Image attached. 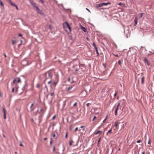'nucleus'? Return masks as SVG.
I'll return each instance as SVG.
<instances>
[{
	"label": "nucleus",
	"instance_id": "nucleus-1",
	"mask_svg": "<svg viewBox=\"0 0 154 154\" xmlns=\"http://www.w3.org/2000/svg\"><path fill=\"white\" fill-rule=\"evenodd\" d=\"M29 2L33 8L35 9L36 11L38 14H42L43 15H45L44 13L42 12V11L41 10H40L38 6H36V3L34 2L33 1H32L31 0H29Z\"/></svg>",
	"mask_w": 154,
	"mask_h": 154
},
{
	"label": "nucleus",
	"instance_id": "nucleus-2",
	"mask_svg": "<svg viewBox=\"0 0 154 154\" xmlns=\"http://www.w3.org/2000/svg\"><path fill=\"white\" fill-rule=\"evenodd\" d=\"M77 86L75 84L70 86L68 88L66 87V92L70 91V92H72L77 88Z\"/></svg>",
	"mask_w": 154,
	"mask_h": 154
},
{
	"label": "nucleus",
	"instance_id": "nucleus-3",
	"mask_svg": "<svg viewBox=\"0 0 154 154\" xmlns=\"http://www.w3.org/2000/svg\"><path fill=\"white\" fill-rule=\"evenodd\" d=\"M52 77V74L49 72H45V83L48 79H50Z\"/></svg>",
	"mask_w": 154,
	"mask_h": 154
},
{
	"label": "nucleus",
	"instance_id": "nucleus-4",
	"mask_svg": "<svg viewBox=\"0 0 154 154\" xmlns=\"http://www.w3.org/2000/svg\"><path fill=\"white\" fill-rule=\"evenodd\" d=\"M80 66L79 65H74L73 66V70H74L76 73L79 71V69H80Z\"/></svg>",
	"mask_w": 154,
	"mask_h": 154
},
{
	"label": "nucleus",
	"instance_id": "nucleus-5",
	"mask_svg": "<svg viewBox=\"0 0 154 154\" xmlns=\"http://www.w3.org/2000/svg\"><path fill=\"white\" fill-rule=\"evenodd\" d=\"M80 66V69H79V72L81 73V71H82V72H84L85 71V68L84 66L82 65V64H80V65H79Z\"/></svg>",
	"mask_w": 154,
	"mask_h": 154
},
{
	"label": "nucleus",
	"instance_id": "nucleus-6",
	"mask_svg": "<svg viewBox=\"0 0 154 154\" xmlns=\"http://www.w3.org/2000/svg\"><path fill=\"white\" fill-rule=\"evenodd\" d=\"M93 45L94 47V49L96 50V53L97 54V56H99V54L97 48V46L95 44V43L94 42H93Z\"/></svg>",
	"mask_w": 154,
	"mask_h": 154
},
{
	"label": "nucleus",
	"instance_id": "nucleus-7",
	"mask_svg": "<svg viewBox=\"0 0 154 154\" xmlns=\"http://www.w3.org/2000/svg\"><path fill=\"white\" fill-rule=\"evenodd\" d=\"M39 78L41 80H43L45 82V73L41 75L39 77Z\"/></svg>",
	"mask_w": 154,
	"mask_h": 154
},
{
	"label": "nucleus",
	"instance_id": "nucleus-8",
	"mask_svg": "<svg viewBox=\"0 0 154 154\" xmlns=\"http://www.w3.org/2000/svg\"><path fill=\"white\" fill-rule=\"evenodd\" d=\"M143 61L145 63H146L147 65L148 66L150 65V63L148 61L146 57L144 58L143 60Z\"/></svg>",
	"mask_w": 154,
	"mask_h": 154
},
{
	"label": "nucleus",
	"instance_id": "nucleus-9",
	"mask_svg": "<svg viewBox=\"0 0 154 154\" xmlns=\"http://www.w3.org/2000/svg\"><path fill=\"white\" fill-rule=\"evenodd\" d=\"M65 23L66 24V27L67 28L69 29V30L70 31H71V28L70 26H69L68 23L67 22H65Z\"/></svg>",
	"mask_w": 154,
	"mask_h": 154
},
{
	"label": "nucleus",
	"instance_id": "nucleus-10",
	"mask_svg": "<svg viewBox=\"0 0 154 154\" xmlns=\"http://www.w3.org/2000/svg\"><path fill=\"white\" fill-rule=\"evenodd\" d=\"M138 21V19L137 17H135L134 20V26H136L137 24Z\"/></svg>",
	"mask_w": 154,
	"mask_h": 154
},
{
	"label": "nucleus",
	"instance_id": "nucleus-11",
	"mask_svg": "<svg viewBox=\"0 0 154 154\" xmlns=\"http://www.w3.org/2000/svg\"><path fill=\"white\" fill-rule=\"evenodd\" d=\"M81 29L83 31H84V32H87V30L86 29L85 27H84L83 26H82L81 27Z\"/></svg>",
	"mask_w": 154,
	"mask_h": 154
},
{
	"label": "nucleus",
	"instance_id": "nucleus-12",
	"mask_svg": "<svg viewBox=\"0 0 154 154\" xmlns=\"http://www.w3.org/2000/svg\"><path fill=\"white\" fill-rule=\"evenodd\" d=\"M111 4V3L109 2L107 3H102L103 6V5H110V4Z\"/></svg>",
	"mask_w": 154,
	"mask_h": 154
},
{
	"label": "nucleus",
	"instance_id": "nucleus-13",
	"mask_svg": "<svg viewBox=\"0 0 154 154\" xmlns=\"http://www.w3.org/2000/svg\"><path fill=\"white\" fill-rule=\"evenodd\" d=\"M144 14V13H141L139 14H138L139 17V18H141L143 16V15Z\"/></svg>",
	"mask_w": 154,
	"mask_h": 154
},
{
	"label": "nucleus",
	"instance_id": "nucleus-14",
	"mask_svg": "<svg viewBox=\"0 0 154 154\" xmlns=\"http://www.w3.org/2000/svg\"><path fill=\"white\" fill-rule=\"evenodd\" d=\"M103 6L102 3L97 5L96 7L97 8Z\"/></svg>",
	"mask_w": 154,
	"mask_h": 154
},
{
	"label": "nucleus",
	"instance_id": "nucleus-15",
	"mask_svg": "<svg viewBox=\"0 0 154 154\" xmlns=\"http://www.w3.org/2000/svg\"><path fill=\"white\" fill-rule=\"evenodd\" d=\"M144 79H145V77L144 76L142 77L141 78V82H142V84H143L144 83Z\"/></svg>",
	"mask_w": 154,
	"mask_h": 154
},
{
	"label": "nucleus",
	"instance_id": "nucleus-16",
	"mask_svg": "<svg viewBox=\"0 0 154 154\" xmlns=\"http://www.w3.org/2000/svg\"><path fill=\"white\" fill-rule=\"evenodd\" d=\"M102 133V131H98L97 132H95V134L96 135H97L98 134H100Z\"/></svg>",
	"mask_w": 154,
	"mask_h": 154
},
{
	"label": "nucleus",
	"instance_id": "nucleus-17",
	"mask_svg": "<svg viewBox=\"0 0 154 154\" xmlns=\"http://www.w3.org/2000/svg\"><path fill=\"white\" fill-rule=\"evenodd\" d=\"M10 3L12 5V6H16V5H15V4H14V3H12V2L11 1V0H10Z\"/></svg>",
	"mask_w": 154,
	"mask_h": 154
},
{
	"label": "nucleus",
	"instance_id": "nucleus-18",
	"mask_svg": "<svg viewBox=\"0 0 154 154\" xmlns=\"http://www.w3.org/2000/svg\"><path fill=\"white\" fill-rule=\"evenodd\" d=\"M12 43L13 45H14L16 43V41L13 40H12Z\"/></svg>",
	"mask_w": 154,
	"mask_h": 154
},
{
	"label": "nucleus",
	"instance_id": "nucleus-19",
	"mask_svg": "<svg viewBox=\"0 0 154 154\" xmlns=\"http://www.w3.org/2000/svg\"><path fill=\"white\" fill-rule=\"evenodd\" d=\"M115 123V124L114 125V127L115 128H116V127L117 126V122H116Z\"/></svg>",
	"mask_w": 154,
	"mask_h": 154
},
{
	"label": "nucleus",
	"instance_id": "nucleus-20",
	"mask_svg": "<svg viewBox=\"0 0 154 154\" xmlns=\"http://www.w3.org/2000/svg\"><path fill=\"white\" fill-rule=\"evenodd\" d=\"M2 110H3V112H4V114L5 113H5V109L3 107L2 108Z\"/></svg>",
	"mask_w": 154,
	"mask_h": 154
},
{
	"label": "nucleus",
	"instance_id": "nucleus-21",
	"mask_svg": "<svg viewBox=\"0 0 154 154\" xmlns=\"http://www.w3.org/2000/svg\"><path fill=\"white\" fill-rule=\"evenodd\" d=\"M46 81L48 82V84H49L50 83H51V80H48Z\"/></svg>",
	"mask_w": 154,
	"mask_h": 154
},
{
	"label": "nucleus",
	"instance_id": "nucleus-22",
	"mask_svg": "<svg viewBox=\"0 0 154 154\" xmlns=\"http://www.w3.org/2000/svg\"><path fill=\"white\" fill-rule=\"evenodd\" d=\"M41 118H42V117H41V118H40V116H39V123H40V122H41Z\"/></svg>",
	"mask_w": 154,
	"mask_h": 154
},
{
	"label": "nucleus",
	"instance_id": "nucleus-23",
	"mask_svg": "<svg viewBox=\"0 0 154 154\" xmlns=\"http://www.w3.org/2000/svg\"><path fill=\"white\" fill-rule=\"evenodd\" d=\"M117 112H118V110H115V114L116 116L118 114Z\"/></svg>",
	"mask_w": 154,
	"mask_h": 154
},
{
	"label": "nucleus",
	"instance_id": "nucleus-24",
	"mask_svg": "<svg viewBox=\"0 0 154 154\" xmlns=\"http://www.w3.org/2000/svg\"><path fill=\"white\" fill-rule=\"evenodd\" d=\"M118 64L120 66H121V61L120 60H119L118 61Z\"/></svg>",
	"mask_w": 154,
	"mask_h": 154
},
{
	"label": "nucleus",
	"instance_id": "nucleus-25",
	"mask_svg": "<svg viewBox=\"0 0 154 154\" xmlns=\"http://www.w3.org/2000/svg\"><path fill=\"white\" fill-rule=\"evenodd\" d=\"M72 142H73V141L72 140H71V141H69V145L70 146H71L72 145Z\"/></svg>",
	"mask_w": 154,
	"mask_h": 154
},
{
	"label": "nucleus",
	"instance_id": "nucleus-26",
	"mask_svg": "<svg viewBox=\"0 0 154 154\" xmlns=\"http://www.w3.org/2000/svg\"><path fill=\"white\" fill-rule=\"evenodd\" d=\"M33 103H32V104H31V106H30V109H31V110H32L34 109V108H32V107L33 106Z\"/></svg>",
	"mask_w": 154,
	"mask_h": 154
},
{
	"label": "nucleus",
	"instance_id": "nucleus-27",
	"mask_svg": "<svg viewBox=\"0 0 154 154\" xmlns=\"http://www.w3.org/2000/svg\"><path fill=\"white\" fill-rule=\"evenodd\" d=\"M111 131H112V129H111L109 130L107 133V134H108V133H111Z\"/></svg>",
	"mask_w": 154,
	"mask_h": 154
},
{
	"label": "nucleus",
	"instance_id": "nucleus-28",
	"mask_svg": "<svg viewBox=\"0 0 154 154\" xmlns=\"http://www.w3.org/2000/svg\"><path fill=\"white\" fill-rule=\"evenodd\" d=\"M0 4L2 6H4L2 2L1 1H0Z\"/></svg>",
	"mask_w": 154,
	"mask_h": 154
},
{
	"label": "nucleus",
	"instance_id": "nucleus-29",
	"mask_svg": "<svg viewBox=\"0 0 154 154\" xmlns=\"http://www.w3.org/2000/svg\"><path fill=\"white\" fill-rule=\"evenodd\" d=\"M20 81V79L19 78H18V80L17 81V83L19 82Z\"/></svg>",
	"mask_w": 154,
	"mask_h": 154
},
{
	"label": "nucleus",
	"instance_id": "nucleus-30",
	"mask_svg": "<svg viewBox=\"0 0 154 154\" xmlns=\"http://www.w3.org/2000/svg\"><path fill=\"white\" fill-rule=\"evenodd\" d=\"M40 87V84H37L36 85V87L38 88H39Z\"/></svg>",
	"mask_w": 154,
	"mask_h": 154
},
{
	"label": "nucleus",
	"instance_id": "nucleus-31",
	"mask_svg": "<svg viewBox=\"0 0 154 154\" xmlns=\"http://www.w3.org/2000/svg\"><path fill=\"white\" fill-rule=\"evenodd\" d=\"M57 82H53V84L55 85V86L56 85H57Z\"/></svg>",
	"mask_w": 154,
	"mask_h": 154
},
{
	"label": "nucleus",
	"instance_id": "nucleus-32",
	"mask_svg": "<svg viewBox=\"0 0 154 154\" xmlns=\"http://www.w3.org/2000/svg\"><path fill=\"white\" fill-rule=\"evenodd\" d=\"M77 102H75V103L74 104H73V107H75V106H76V105H77Z\"/></svg>",
	"mask_w": 154,
	"mask_h": 154
},
{
	"label": "nucleus",
	"instance_id": "nucleus-33",
	"mask_svg": "<svg viewBox=\"0 0 154 154\" xmlns=\"http://www.w3.org/2000/svg\"><path fill=\"white\" fill-rule=\"evenodd\" d=\"M113 54L114 56H115V57H118L119 56V55H118V54H113H113Z\"/></svg>",
	"mask_w": 154,
	"mask_h": 154
},
{
	"label": "nucleus",
	"instance_id": "nucleus-34",
	"mask_svg": "<svg viewBox=\"0 0 154 154\" xmlns=\"http://www.w3.org/2000/svg\"><path fill=\"white\" fill-rule=\"evenodd\" d=\"M64 147L63 146V151H62V153H60H60H59V154H63V152H64Z\"/></svg>",
	"mask_w": 154,
	"mask_h": 154
},
{
	"label": "nucleus",
	"instance_id": "nucleus-35",
	"mask_svg": "<svg viewBox=\"0 0 154 154\" xmlns=\"http://www.w3.org/2000/svg\"><path fill=\"white\" fill-rule=\"evenodd\" d=\"M4 119H6V113L4 114Z\"/></svg>",
	"mask_w": 154,
	"mask_h": 154
},
{
	"label": "nucleus",
	"instance_id": "nucleus-36",
	"mask_svg": "<svg viewBox=\"0 0 154 154\" xmlns=\"http://www.w3.org/2000/svg\"><path fill=\"white\" fill-rule=\"evenodd\" d=\"M48 28L50 29L51 30L52 29V28L51 25H49L48 26Z\"/></svg>",
	"mask_w": 154,
	"mask_h": 154
},
{
	"label": "nucleus",
	"instance_id": "nucleus-37",
	"mask_svg": "<svg viewBox=\"0 0 154 154\" xmlns=\"http://www.w3.org/2000/svg\"><path fill=\"white\" fill-rule=\"evenodd\" d=\"M39 1L42 3L43 4L44 3V2L43 0H39Z\"/></svg>",
	"mask_w": 154,
	"mask_h": 154
},
{
	"label": "nucleus",
	"instance_id": "nucleus-38",
	"mask_svg": "<svg viewBox=\"0 0 154 154\" xmlns=\"http://www.w3.org/2000/svg\"><path fill=\"white\" fill-rule=\"evenodd\" d=\"M96 119V116H94V117L93 119H92V121H94L95 120V119Z\"/></svg>",
	"mask_w": 154,
	"mask_h": 154
},
{
	"label": "nucleus",
	"instance_id": "nucleus-39",
	"mask_svg": "<svg viewBox=\"0 0 154 154\" xmlns=\"http://www.w3.org/2000/svg\"><path fill=\"white\" fill-rule=\"evenodd\" d=\"M107 119V115H106V118H105V119L103 121V122H105V121Z\"/></svg>",
	"mask_w": 154,
	"mask_h": 154
},
{
	"label": "nucleus",
	"instance_id": "nucleus-40",
	"mask_svg": "<svg viewBox=\"0 0 154 154\" xmlns=\"http://www.w3.org/2000/svg\"><path fill=\"white\" fill-rule=\"evenodd\" d=\"M65 138H67V133L66 132L65 134Z\"/></svg>",
	"mask_w": 154,
	"mask_h": 154
},
{
	"label": "nucleus",
	"instance_id": "nucleus-41",
	"mask_svg": "<svg viewBox=\"0 0 154 154\" xmlns=\"http://www.w3.org/2000/svg\"><path fill=\"white\" fill-rule=\"evenodd\" d=\"M16 8V9L17 10H19V9L18 8V7H17V5H16V6H15Z\"/></svg>",
	"mask_w": 154,
	"mask_h": 154
},
{
	"label": "nucleus",
	"instance_id": "nucleus-42",
	"mask_svg": "<svg viewBox=\"0 0 154 154\" xmlns=\"http://www.w3.org/2000/svg\"><path fill=\"white\" fill-rule=\"evenodd\" d=\"M54 92H52V93H51L50 94V95L51 96H52V95H53L54 94Z\"/></svg>",
	"mask_w": 154,
	"mask_h": 154
},
{
	"label": "nucleus",
	"instance_id": "nucleus-43",
	"mask_svg": "<svg viewBox=\"0 0 154 154\" xmlns=\"http://www.w3.org/2000/svg\"><path fill=\"white\" fill-rule=\"evenodd\" d=\"M118 5H123V4L122 3H121V2H120V3H119L118 4Z\"/></svg>",
	"mask_w": 154,
	"mask_h": 154
},
{
	"label": "nucleus",
	"instance_id": "nucleus-44",
	"mask_svg": "<svg viewBox=\"0 0 154 154\" xmlns=\"http://www.w3.org/2000/svg\"><path fill=\"white\" fill-rule=\"evenodd\" d=\"M148 144H150V139H149V141H148Z\"/></svg>",
	"mask_w": 154,
	"mask_h": 154
},
{
	"label": "nucleus",
	"instance_id": "nucleus-45",
	"mask_svg": "<svg viewBox=\"0 0 154 154\" xmlns=\"http://www.w3.org/2000/svg\"><path fill=\"white\" fill-rule=\"evenodd\" d=\"M78 130V128L77 127V128H76L75 129V130H74V131H77Z\"/></svg>",
	"mask_w": 154,
	"mask_h": 154
},
{
	"label": "nucleus",
	"instance_id": "nucleus-46",
	"mask_svg": "<svg viewBox=\"0 0 154 154\" xmlns=\"http://www.w3.org/2000/svg\"><path fill=\"white\" fill-rule=\"evenodd\" d=\"M141 142V140H138L137 141V142L138 143H140V142Z\"/></svg>",
	"mask_w": 154,
	"mask_h": 154
},
{
	"label": "nucleus",
	"instance_id": "nucleus-47",
	"mask_svg": "<svg viewBox=\"0 0 154 154\" xmlns=\"http://www.w3.org/2000/svg\"><path fill=\"white\" fill-rule=\"evenodd\" d=\"M14 88H13L12 89V92H14Z\"/></svg>",
	"mask_w": 154,
	"mask_h": 154
},
{
	"label": "nucleus",
	"instance_id": "nucleus-48",
	"mask_svg": "<svg viewBox=\"0 0 154 154\" xmlns=\"http://www.w3.org/2000/svg\"><path fill=\"white\" fill-rule=\"evenodd\" d=\"M15 81H16V79H14L13 81V83H15Z\"/></svg>",
	"mask_w": 154,
	"mask_h": 154
},
{
	"label": "nucleus",
	"instance_id": "nucleus-49",
	"mask_svg": "<svg viewBox=\"0 0 154 154\" xmlns=\"http://www.w3.org/2000/svg\"><path fill=\"white\" fill-rule=\"evenodd\" d=\"M67 80H68V82H69L70 81V78L69 77L68 78V79H67Z\"/></svg>",
	"mask_w": 154,
	"mask_h": 154
},
{
	"label": "nucleus",
	"instance_id": "nucleus-50",
	"mask_svg": "<svg viewBox=\"0 0 154 154\" xmlns=\"http://www.w3.org/2000/svg\"><path fill=\"white\" fill-rule=\"evenodd\" d=\"M55 117H56V116H53V117H52V119H55Z\"/></svg>",
	"mask_w": 154,
	"mask_h": 154
},
{
	"label": "nucleus",
	"instance_id": "nucleus-51",
	"mask_svg": "<svg viewBox=\"0 0 154 154\" xmlns=\"http://www.w3.org/2000/svg\"><path fill=\"white\" fill-rule=\"evenodd\" d=\"M4 56L5 57H7V56H6V54L5 53H4Z\"/></svg>",
	"mask_w": 154,
	"mask_h": 154
},
{
	"label": "nucleus",
	"instance_id": "nucleus-52",
	"mask_svg": "<svg viewBox=\"0 0 154 154\" xmlns=\"http://www.w3.org/2000/svg\"><path fill=\"white\" fill-rule=\"evenodd\" d=\"M120 105V103H118V105H117V107H119V106Z\"/></svg>",
	"mask_w": 154,
	"mask_h": 154
},
{
	"label": "nucleus",
	"instance_id": "nucleus-53",
	"mask_svg": "<svg viewBox=\"0 0 154 154\" xmlns=\"http://www.w3.org/2000/svg\"><path fill=\"white\" fill-rule=\"evenodd\" d=\"M51 140H52V139H51ZM52 143V140H51L50 141V144L51 145Z\"/></svg>",
	"mask_w": 154,
	"mask_h": 154
},
{
	"label": "nucleus",
	"instance_id": "nucleus-54",
	"mask_svg": "<svg viewBox=\"0 0 154 154\" xmlns=\"http://www.w3.org/2000/svg\"><path fill=\"white\" fill-rule=\"evenodd\" d=\"M118 109H119V107H116V110H118Z\"/></svg>",
	"mask_w": 154,
	"mask_h": 154
},
{
	"label": "nucleus",
	"instance_id": "nucleus-55",
	"mask_svg": "<svg viewBox=\"0 0 154 154\" xmlns=\"http://www.w3.org/2000/svg\"><path fill=\"white\" fill-rule=\"evenodd\" d=\"M86 10H87L89 12H90V10H89V9H88V8H86Z\"/></svg>",
	"mask_w": 154,
	"mask_h": 154
},
{
	"label": "nucleus",
	"instance_id": "nucleus-56",
	"mask_svg": "<svg viewBox=\"0 0 154 154\" xmlns=\"http://www.w3.org/2000/svg\"><path fill=\"white\" fill-rule=\"evenodd\" d=\"M54 151H55V147H54V146L53 147V151L54 152Z\"/></svg>",
	"mask_w": 154,
	"mask_h": 154
},
{
	"label": "nucleus",
	"instance_id": "nucleus-57",
	"mask_svg": "<svg viewBox=\"0 0 154 154\" xmlns=\"http://www.w3.org/2000/svg\"><path fill=\"white\" fill-rule=\"evenodd\" d=\"M55 137V135L54 134H53V137L54 138Z\"/></svg>",
	"mask_w": 154,
	"mask_h": 154
},
{
	"label": "nucleus",
	"instance_id": "nucleus-58",
	"mask_svg": "<svg viewBox=\"0 0 154 154\" xmlns=\"http://www.w3.org/2000/svg\"><path fill=\"white\" fill-rule=\"evenodd\" d=\"M18 36H22V35L21 34H18Z\"/></svg>",
	"mask_w": 154,
	"mask_h": 154
},
{
	"label": "nucleus",
	"instance_id": "nucleus-59",
	"mask_svg": "<svg viewBox=\"0 0 154 154\" xmlns=\"http://www.w3.org/2000/svg\"><path fill=\"white\" fill-rule=\"evenodd\" d=\"M20 146H23V145L22 144V143H21L20 144Z\"/></svg>",
	"mask_w": 154,
	"mask_h": 154
},
{
	"label": "nucleus",
	"instance_id": "nucleus-60",
	"mask_svg": "<svg viewBox=\"0 0 154 154\" xmlns=\"http://www.w3.org/2000/svg\"><path fill=\"white\" fill-rule=\"evenodd\" d=\"M42 108H41L40 109V112H42Z\"/></svg>",
	"mask_w": 154,
	"mask_h": 154
},
{
	"label": "nucleus",
	"instance_id": "nucleus-61",
	"mask_svg": "<svg viewBox=\"0 0 154 154\" xmlns=\"http://www.w3.org/2000/svg\"><path fill=\"white\" fill-rule=\"evenodd\" d=\"M90 104V103H87V104H86V105L87 106H88Z\"/></svg>",
	"mask_w": 154,
	"mask_h": 154
},
{
	"label": "nucleus",
	"instance_id": "nucleus-62",
	"mask_svg": "<svg viewBox=\"0 0 154 154\" xmlns=\"http://www.w3.org/2000/svg\"><path fill=\"white\" fill-rule=\"evenodd\" d=\"M2 136H3V137L4 138H5V137H5V135H4V134H3L2 135Z\"/></svg>",
	"mask_w": 154,
	"mask_h": 154
},
{
	"label": "nucleus",
	"instance_id": "nucleus-63",
	"mask_svg": "<svg viewBox=\"0 0 154 154\" xmlns=\"http://www.w3.org/2000/svg\"><path fill=\"white\" fill-rule=\"evenodd\" d=\"M47 139V138H45L44 139V141H45Z\"/></svg>",
	"mask_w": 154,
	"mask_h": 154
},
{
	"label": "nucleus",
	"instance_id": "nucleus-64",
	"mask_svg": "<svg viewBox=\"0 0 154 154\" xmlns=\"http://www.w3.org/2000/svg\"><path fill=\"white\" fill-rule=\"evenodd\" d=\"M116 94H117V93H116H116L114 94V96L115 97L116 96Z\"/></svg>",
	"mask_w": 154,
	"mask_h": 154
}]
</instances>
